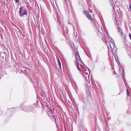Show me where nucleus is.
<instances>
[{"mask_svg": "<svg viewBox=\"0 0 131 131\" xmlns=\"http://www.w3.org/2000/svg\"><path fill=\"white\" fill-rule=\"evenodd\" d=\"M83 14L86 16L88 19L91 20L93 26L95 30L99 32V29L98 28L94 20L93 17H91V15L89 13L88 11L85 10L83 11Z\"/></svg>", "mask_w": 131, "mask_h": 131, "instance_id": "nucleus-1", "label": "nucleus"}, {"mask_svg": "<svg viewBox=\"0 0 131 131\" xmlns=\"http://www.w3.org/2000/svg\"><path fill=\"white\" fill-rule=\"evenodd\" d=\"M75 59H76V61L75 63V64L76 65L77 68L78 70L80 71H81V70L80 69L79 67V64L78 63V60L81 63H82L83 64H84L82 62V60H81L80 57L79 55V54L78 53H77V54H75Z\"/></svg>", "mask_w": 131, "mask_h": 131, "instance_id": "nucleus-2", "label": "nucleus"}, {"mask_svg": "<svg viewBox=\"0 0 131 131\" xmlns=\"http://www.w3.org/2000/svg\"><path fill=\"white\" fill-rule=\"evenodd\" d=\"M19 14L20 17H23L24 15H26L27 14V9L23 6L19 8Z\"/></svg>", "mask_w": 131, "mask_h": 131, "instance_id": "nucleus-3", "label": "nucleus"}, {"mask_svg": "<svg viewBox=\"0 0 131 131\" xmlns=\"http://www.w3.org/2000/svg\"><path fill=\"white\" fill-rule=\"evenodd\" d=\"M106 45L107 46L108 51H110L111 52V50L113 52H114V49L112 48V46L114 47L112 41L111 40L110 41H107L106 43Z\"/></svg>", "mask_w": 131, "mask_h": 131, "instance_id": "nucleus-4", "label": "nucleus"}, {"mask_svg": "<svg viewBox=\"0 0 131 131\" xmlns=\"http://www.w3.org/2000/svg\"><path fill=\"white\" fill-rule=\"evenodd\" d=\"M21 109L25 111L29 112L31 111L33 109V108L30 106H26L23 105H21Z\"/></svg>", "mask_w": 131, "mask_h": 131, "instance_id": "nucleus-5", "label": "nucleus"}, {"mask_svg": "<svg viewBox=\"0 0 131 131\" xmlns=\"http://www.w3.org/2000/svg\"><path fill=\"white\" fill-rule=\"evenodd\" d=\"M117 29L118 30V31L119 33H120V34H121L122 35V36L124 37V39H126V36L125 34H124V33L123 32L122 30V29L120 27V26H119V25H117Z\"/></svg>", "mask_w": 131, "mask_h": 131, "instance_id": "nucleus-6", "label": "nucleus"}, {"mask_svg": "<svg viewBox=\"0 0 131 131\" xmlns=\"http://www.w3.org/2000/svg\"><path fill=\"white\" fill-rule=\"evenodd\" d=\"M47 112L48 114H53L54 112L52 110L50 109L49 108H48L47 110Z\"/></svg>", "mask_w": 131, "mask_h": 131, "instance_id": "nucleus-7", "label": "nucleus"}, {"mask_svg": "<svg viewBox=\"0 0 131 131\" xmlns=\"http://www.w3.org/2000/svg\"><path fill=\"white\" fill-rule=\"evenodd\" d=\"M57 21L58 22L60 23L61 24V23L62 22H63V18L61 17H58L57 16Z\"/></svg>", "mask_w": 131, "mask_h": 131, "instance_id": "nucleus-8", "label": "nucleus"}, {"mask_svg": "<svg viewBox=\"0 0 131 131\" xmlns=\"http://www.w3.org/2000/svg\"><path fill=\"white\" fill-rule=\"evenodd\" d=\"M74 36H75V38L76 39L78 36V32L77 30L75 28L74 29Z\"/></svg>", "mask_w": 131, "mask_h": 131, "instance_id": "nucleus-9", "label": "nucleus"}, {"mask_svg": "<svg viewBox=\"0 0 131 131\" xmlns=\"http://www.w3.org/2000/svg\"><path fill=\"white\" fill-rule=\"evenodd\" d=\"M71 81H72V84H73V85H74L75 86H77V85H76L75 82L73 80V79Z\"/></svg>", "mask_w": 131, "mask_h": 131, "instance_id": "nucleus-10", "label": "nucleus"}, {"mask_svg": "<svg viewBox=\"0 0 131 131\" xmlns=\"http://www.w3.org/2000/svg\"><path fill=\"white\" fill-rule=\"evenodd\" d=\"M83 70V71H84L83 72H85V73L86 74H88V71L87 70H86V69H84Z\"/></svg>", "mask_w": 131, "mask_h": 131, "instance_id": "nucleus-11", "label": "nucleus"}, {"mask_svg": "<svg viewBox=\"0 0 131 131\" xmlns=\"http://www.w3.org/2000/svg\"><path fill=\"white\" fill-rule=\"evenodd\" d=\"M127 96H129V93L128 89H127Z\"/></svg>", "mask_w": 131, "mask_h": 131, "instance_id": "nucleus-12", "label": "nucleus"}, {"mask_svg": "<svg viewBox=\"0 0 131 131\" xmlns=\"http://www.w3.org/2000/svg\"><path fill=\"white\" fill-rule=\"evenodd\" d=\"M80 66L81 68H82V69L84 70V69H86L82 65V64H81Z\"/></svg>", "mask_w": 131, "mask_h": 131, "instance_id": "nucleus-13", "label": "nucleus"}, {"mask_svg": "<svg viewBox=\"0 0 131 131\" xmlns=\"http://www.w3.org/2000/svg\"><path fill=\"white\" fill-rule=\"evenodd\" d=\"M58 64L60 69H61V64L60 62H58Z\"/></svg>", "mask_w": 131, "mask_h": 131, "instance_id": "nucleus-14", "label": "nucleus"}, {"mask_svg": "<svg viewBox=\"0 0 131 131\" xmlns=\"http://www.w3.org/2000/svg\"><path fill=\"white\" fill-rule=\"evenodd\" d=\"M129 37L130 39L131 40V34L130 33H129Z\"/></svg>", "mask_w": 131, "mask_h": 131, "instance_id": "nucleus-15", "label": "nucleus"}, {"mask_svg": "<svg viewBox=\"0 0 131 131\" xmlns=\"http://www.w3.org/2000/svg\"><path fill=\"white\" fill-rule=\"evenodd\" d=\"M125 45H126L127 44V41L126 40V39H125Z\"/></svg>", "mask_w": 131, "mask_h": 131, "instance_id": "nucleus-16", "label": "nucleus"}, {"mask_svg": "<svg viewBox=\"0 0 131 131\" xmlns=\"http://www.w3.org/2000/svg\"><path fill=\"white\" fill-rule=\"evenodd\" d=\"M129 9H130V11H131V5L130 4L129 5Z\"/></svg>", "mask_w": 131, "mask_h": 131, "instance_id": "nucleus-17", "label": "nucleus"}, {"mask_svg": "<svg viewBox=\"0 0 131 131\" xmlns=\"http://www.w3.org/2000/svg\"><path fill=\"white\" fill-rule=\"evenodd\" d=\"M115 16L114 17L116 21H117V19H116V17H117V16L115 14Z\"/></svg>", "mask_w": 131, "mask_h": 131, "instance_id": "nucleus-18", "label": "nucleus"}, {"mask_svg": "<svg viewBox=\"0 0 131 131\" xmlns=\"http://www.w3.org/2000/svg\"><path fill=\"white\" fill-rule=\"evenodd\" d=\"M87 69H88V71H89V74L90 75V73H90L91 71H90V69H89L88 68H87Z\"/></svg>", "mask_w": 131, "mask_h": 131, "instance_id": "nucleus-19", "label": "nucleus"}, {"mask_svg": "<svg viewBox=\"0 0 131 131\" xmlns=\"http://www.w3.org/2000/svg\"><path fill=\"white\" fill-rule=\"evenodd\" d=\"M33 82V84H34V86H35V84L36 85H37V84H36H36H35V82Z\"/></svg>", "mask_w": 131, "mask_h": 131, "instance_id": "nucleus-20", "label": "nucleus"}, {"mask_svg": "<svg viewBox=\"0 0 131 131\" xmlns=\"http://www.w3.org/2000/svg\"><path fill=\"white\" fill-rule=\"evenodd\" d=\"M16 2L17 3H18L19 2V0H15Z\"/></svg>", "mask_w": 131, "mask_h": 131, "instance_id": "nucleus-21", "label": "nucleus"}, {"mask_svg": "<svg viewBox=\"0 0 131 131\" xmlns=\"http://www.w3.org/2000/svg\"><path fill=\"white\" fill-rule=\"evenodd\" d=\"M57 59H58V62H60V60L59 59H58V57H57Z\"/></svg>", "mask_w": 131, "mask_h": 131, "instance_id": "nucleus-22", "label": "nucleus"}, {"mask_svg": "<svg viewBox=\"0 0 131 131\" xmlns=\"http://www.w3.org/2000/svg\"><path fill=\"white\" fill-rule=\"evenodd\" d=\"M119 73H121V72L120 69V68L119 69Z\"/></svg>", "mask_w": 131, "mask_h": 131, "instance_id": "nucleus-23", "label": "nucleus"}, {"mask_svg": "<svg viewBox=\"0 0 131 131\" xmlns=\"http://www.w3.org/2000/svg\"><path fill=\"white\" fill-rule=\"evenodd\" d=\"M106 129V130H107V129L108 130V131L109 130L108 129V128H107Z\"/></svg>", "mask_w": 131, "mask_h": 131, "instance_id": "nucleus-24", "label": "nucleus"}, {"mask_svg": "<svg viewBox=\"0 0 131 131\" xmlns=\"http://www.w3.org/2000/svg\"><path fill=\"white\" fill-rule=\"evenodd\" d=\"M55 122L56 123V119H55Z\"/></svg>", "mask_w": 131, "mask_h": 131, "instance_id": "nucleus-25", "label": "nucleus"}, {"mask_svg": "<svg viewBox=\"0 0 131 131\" xmlns=\"http://www.w3.org/2000/svg\"><path fill=\"white\" fill-rule=\"evenodd\" d=\"M111 40H112V39L111 38Z\"/></svg>", "mask_w": 131, "mask_h": 131, "instance_id": "nucleus-26", "label": "nucleus"}, {"mask_svg": "<svg viewBox=\"0 0 131 131\" xmlns=\"http://www.w3.org/2000/svg\"><path fill=\"white\" fill-rule=\"evenodd\" d=\"M67 35V34L66 33V35Z\"/></svg>", "mask_w": 131, "mask_h": 131, "instance_id": "nucleus-27", "label": "nucleus"}, {"mask_svg": "<svg viewBox=\"0 0 131 131\" xmlns=\"http://www.w3.org/2000/svg\"><path fill=\"white\" fill-rule=\"evenodd\" d=\"M56 125H57V124L56 123Z\"/></svg>", "mask_w": 131, "mask_h": 131, "instance_id": "nucleus-28", "label": "nucleus"}]
</instances>
